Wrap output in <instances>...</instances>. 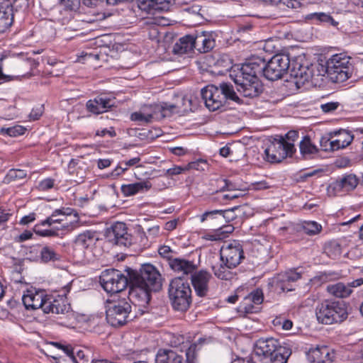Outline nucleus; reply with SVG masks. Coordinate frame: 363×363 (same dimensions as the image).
<instances>
[{
    "label": "nucleus",
    "mask_w": 363,
    "mask_h": 363,
    "mask_svg": "<svg viewBox=\"0 0 363 363\" xmlns=\"http://www.w3.org/2000/svg\"><path fill=\"white\" fill-rule=\"evenodd\" d=\"M130 279L128 298L143 314L150 300V292L159 291L162 287L161 274L155 266L146 264L143 265L139 273L134 272L130 275Z\"/></svg>",
    "instance_id": "f257e3e1"
},
{
    "label": "nucleus",
    "mask_w": 363,
    "mask_h": 363,
    "mask_svg": "<svg viewBox=\"0 0 363 363\" xmlns=\"http://www.w3.org/2000/svg\"><path fill=\"white\" fill-rule=\"evenodd\" d=\"M22 301L27 310L40 309L44 313L66 314L71 310L64 296L54 297L48 295L43 290L35 289L27 290L22 297Z\"/></svg>",
    "instance_id": "f03ea898"
},
{
    "label": "nucleus",
    "mask_w": 363,
    "mask_h": 363,
    "mask_svg": "<svg viewBox=\"0 0 363 363\" xmlns=\"http://www.w3.org/2000/svg\"><path fill=\"white\" fill-rule=\"evenodd\" d=\"M201 94L206 108L211 111L221 108L226 99H238L233 85L227 82L220 84L219 88L214 85H208L201 89Z\"/></svg>",
    "instance_id": "7ed1b4c3"
},
{
    "label": "nucleus",
    "mask_w": 363,
    "mask_h": 363,
    "mask_svg": "<svg viewBox=\"0 0 363 363\" xmlns=\"http://www.w3.org/2000/svg\"><path fill=\"white\" fill-rule=\"evenodd\" d=\"M352 72L351 57L345 53L333 55L325 62V72L332 82H345L352 76Z\"/></svg>",
    "instance_id": "20e7f679"
},
{
    "label": "nucleus",
    "mask_w": 363,
    "mask_h": 363,
    "mask_svg": "<svg viewBox=\"0 0 363 363\" xmlns=\"http://www.w3.org/2000/svg\"><path fill=\"white\" fill-rule=\"evenodd\" d=\"M169 296L174 309L182 312L187 311L192 301L189 284L181 277L173 279L169 284Z\"/></svg>",
    "instance_id": "39448f33"
},
{
    "label": "nucleus",
    "mask_w": 363,
    "mask_h": 363,
    "mask_svg": "<svg viewBox=\"0 0 363 363\" xmlns=\"http://www.w3.org/2000/svg\"><path fill=\"white\" fill-rule=\"evenodd\" d=\"M315 315L318 322L323 324L341 323L347 318V310L342 304L329 301L317 306Z\"/></svg>",
    "instance_id": "423d86ee"
},
{
    "label": "nucleus",
    "mask_w": 363,
    "mask_h": 363,
    "mask_svg": "<svg viewBox=\"0 0 363 363\" xmlns=\"http://www.w3.org/2000/svg\"><path fill=\"white\" fill-rule=\"evenodd\" d=\"M354 139L353 134L347 130L340 129L325 133L320 139V145L325 152H334L345 148Z\"/></svg>",
    "instance_id": "0eeeda50"
},
{
    "label": "nucleus",
    "mask_w": 363,
    "mask_h": 363,
    "mask_svg": "<svg viewBox=\"0 0 363 363\" xmlns=\"http://www.w3.org/2000/svg\"><path fill=\"white\" fill-rule=\"evenodd\" d=\"M262 142L267 147L264 149L265 159L269 162H280L287 157H292L294 153L286 147L282 135L263 138Z\"/></svg>",
    "instance_id": "6e6552de"
},
{
    "label": "nucleus",
    "mask_w": 363,
    "mask_h": 363,
    "mask_svg": "<svg viewBox=\"0 0 363 363\" xmlns=\"http://www.w3.org/2000/svg\"><path fill=\"white\" fill-rule=\"evenodd\" d=\"M128 284L127 277L115 269H106L100 275V284L108 294L119 293L127 287Z\"/></svg>",
    "instance_id": "1a4fd4ad"
},
{
    "label": "nucleus",
    "mask_w": 363,
    "mask_h": 363,
    "mask_svg": "<svg viewBox=\"0 0 363 363\" xmlns=\"http://www.w3.org/2000/svg\"><path fill=\"white\" fill-rule=\"evenodd\" d=\"M269 42L260 40L251 45V74L264 76L266 60L271 52Z\"/></svg>",
    "instance_id": "9d476101"
},
{
    "label": "nucleus",
    "mask_w": 363,
    "mask_h": 363,
    "mask_svg": "<svg viewBox=\"0 0 363 363\" xmlns=\"http://www.w3.org/2000/svg\"><path fill=\"white\" fill-rule=\"evenodd\" d=\"M131 308L130 304L125 299L113 302L106 310L107 322L113 327L124 325L128 320Z\"/></svg>",
    "instance_id": "9b49d317"
},
{
    "label": "nucleus",
    "mask_w": 363,
    "mask_h": 363,
    "mask_svg": "<svg viewBox=\"0 0 363 363\" xmlns=\"http://www.w3.org/2000/svg\"><path fill=\"white\" fill-rule=\"evenodd\" d=\"M291 67V61L286 54H277L267 62L264 77L271 81L281 79Z\"/></svg>",
    "instance_id": "f8f14e48"
},
{
    "label": "nucleus",
    "mask_w": 363,
    "mask_h": 363,
    "mask_svg": "<svg viewBox=\"0 0 363 363\" xmlns=\"http://www.w3.org/2000/svg\"><path fill=\"white\" fill-rule=\"evenodd\" d=\"M230 77L237 85L238 91L244 96H250V62L231 66Z\"/></svg>",
    "instance_id": "ddd939ff"
},
{
    "label": "nucleus",
    "mask_w": 363,
    "mask_h": 363,
    "mask_svg": "<svg viewBox=\"0 0 363 363\" xmlns=\"http://www.w3.org/2000/svg\"><path fill=\"white\" fill-rule=\"evenodd\" d=\"M220 261L225 262L230 267L235 268L244 259L242 245L236 240L224 242L220 250Z\"/></svg>",
    "instance_id": "4468645a"
},
{
    "label": "nucleus",
    "mask_w": 363,
    "mask_h": 363,
    "mask_svg": "<svg viewBox=\"0 0 363 363\" xmlns=\"http://www.w3.org/2000/svg\"><path fill=\"white\" fill-rule=\"evenodd\" d=\"M277 341L274 338H260L253 345V354L259 361L270 359L277 351Z\"/></svg>",
    "instance_id": "2eb2a0df"
},
{
    "label": "nucleus",
    "mask_w": 363,
    "mask_h": 363,
    "mask_svg": "<svg viewBox=\"0 0 363 363\" xmlns=\"http://www.w3.org/2000/svg\"><path fill=\"white\" fill-rule=\"evenodd\" d=\"M213 277L211 274L204 269L197 271L191 276V282L194 289L196 294L199 297H204L208 295L210 289V283Z\"/></svg>",
    "instance_id": "dca6fc26"
},
{
    "label": "nucleus",
    "mask_w": 363,
    "mask_h": 363,
    "mask_svg": "<svg viewBox=\"0 0 363 363\" xmlns=\"http://www.w3.org/2000/svg\"><path fill=\"white\" fill-rule=\"evenodd\" d=\"M109 241L121 246H130L133 242L130 234L128 233L126 225L123 222L114 223L107 232Z\"/></svg>",
    "instance_id": "f3484780"
},
{
    "label": "nucleus",
    "mask_w": 363,
    "mask_h": 363,
    "mask_svg": "<svg viewBox=\"0 0 363 363\" xmlns=\"http://www.w3.org/2000/svg\"><path fill=\"white\" fill-rule=\"evenodd\" d=\"M192 101L187 96H183L176 104L162 103L160 106L161 114L163 117H170L173 114H183L191 111Z\"/></svg>",
    "instance_id": "a211bd4d"
},
{
    "label": "nucleus",
    "mask_w": 363,
    "mask_h": 363,
    "mask_svg": "<svg viewBox=\"0 0 363 363\" xmlns=\"http://www.w3.org/2000/svg\"><path fill=\"white\" fill-rule=\"evenodd\" d=\"M257 99V101H260L261 103L264 104L259 106L257 101H255V104L258 108H265V105L267 101H269V96L267 91L262 82L258 78L257 75H252L251 74V99Z\"/></svg>",
    "instance_id": "6ab92c4d"
},
{
    "label": "nucleus",
    "mask_w": 363,
    "mask_h": 363,
    "mask_svg": "<svg viewBox=\"0 0 363 363\" xmlns=\"http://www.w3.org/2000/svg\"><path fill=\"white\" fill-rule=\"evenodd\" d=\"M218 183L220 190L217 191L216 199L221 204H227L229 201L240 196L241 194L235 191L233 184L227 179H221L218 181Z\"/></svg>",
    "instance_id": "aec40b11"
},
{
    "label": "nucleus",
    "mask_w": 363,
    "mask_h": 363,
    "mask_svg": "<svg viewBox=\"0 0 363 363\" xmlns=\"http://www.w3.org/2000/svg\"><path fill=\"white\" fill-rule=\"evenodd\" d=\"M113 106V100L103 95L98 96L93 99H89L86 104L87 111L94 114L106 112Z\"/></svg>",
    "instance_id": "412c9836"
},
{
    "label": "nucleus",
    "mask_w": 363,
    "mask_h": 363,
    "mask_svg": "<svg viewBox=\"0 0 363 363\" xmlns=\"http://www.w3.org/2000/svg\"><path fill=\"white\" fill-rule=\"evenodd\" d=\"M13 21V6L11 0H0V33L6 32Z\"/></svg>",
    "instance_id": "4be33fe9"
},
{
    "label": "nucleus",
    "mask_w": 363,
    "mask_h": 363,
    "mask_svg": "<svg viewBox=\"0 0 363 363\" xmlns=\"http://www.w3.org/2000/svg\"><path fill=\"white\" fill-rule=\"evenodd\" d=\"M334 358V351L328 346H318L309 351V359L312 363H332Z\"/></svg>",
    "instance_id": "5701e85b"
},
{
    "label": "nucleus",
    "mask_w": 363,
    "mask_h": 363,
    "mask_svg": "<svg viewBox=\"0 0 363 363\" xmlns=\"http://www.w3.org/2000/svg\"><path fill=\"white\" fill-rule=\"evenodd\" d=\"M170 268L177 274L185 276L192 274L198 269L194 262L183 258H174L169 263Z\"/></svg>",
    "instance_id": "b1692460"
},
{
    "label": "nucleus",
    "mask_w": 363,
    "mask_h": 363,
    "mask_svg": "<svg viewBox=\"0 0 363 363\" xmlns=\"http://www.w3.org/2000/svg\"><path fill=\"white\" fill-rule=\"evenodd\" d=\"M172 0H138V5L141 10L147 12L166 11L171 6Z\"/></svg>",
    "instance_id": "393cba45"
},
{
    "label": "nucleus",
    "mask_w": 363,
    "mask_h": 363,
    "mask_svg": "<svg viewBox=\"0 0 363 363\" xmlns=\"http://www.w3.org/2000/svg\"><path fill=\"white\" fill-rule=\"evenodd\" d=\"M290 68L291 69V75L297 79V83L304 84L312 78V70L308 65H303L295 62H291Z\"/></svg>",
    "instance_id": "a878e982"
},
{
    "label": "nucleus",
    "mask_w": 363,
    "mask_h": 363,
    "mask_svg": "<svg viewBox=\"0 0 363 363\" xmlns=\"http://www.w3.org/2000/svg\"><path fill=\"white\" fill-rule=\"evenodd\" d=\"M52 345L55 347L62 350L64 353L67 355L69 361L72 363H79V360H82L84 362H87V359H85V354L84 352L82 350H75L72 347L69 345H63L60 342H51Z\"/></svg>",
    "instance_id": "bb28decb"
},
{
    "label": "nucleus",
    "mask_w": 363,
    "mask_h": 363,
    "mask_svg": "<svg viewBox=\"0 0 363 363\" xmlns=\"http://www.w3.org/2000/svg\"><path fill=\"white\" fill-rule=\"evenodd\" d=\"M98 238L94 231L85 230L76 237L74 244L77 247L88 249L94 246Z\"/></svg>",
    "instance_id": "cd10ccee"
},
{
    "label": "nucleus",
    "mask_w": 363,
    "mask_h": 363,
    "mask_svg": "<svg viewBox=\"0 0 363 363\" xmlns=\"http://www.w3.org/2000/svg\"><path fill=\"white\" fill-rule=\"evenodd\" d=\"M300 272L295 270H290L281 274L277 278L278 286L283 291H291L292 288L289 283L294 282L301 278Z\"/></svg>",
    "instance_id": "c85d7f7f"
},
{
    "label": "nucleus",
    "mask_w": 363,
    "mask_h": 363,
    "mask_svg": "<svg viewBox=\"0 0 363 363\" xmlns=\"http://www.w3.org/2000/svg\"><path fill=\"white\" fill-rule=\"evenodd\" d=\"M195 48L194 35H187L181 38L174 44L173 52L176 55H184L191 52Z\"/></svg>",
    "instance_id": "c756f323"
},
{
    "label": "nucleus",
    "mask_w": 363,
    "mask_h": 363,
    "mask_svg": "<svg viewBox=\"0 0 363 363\" xmlns=\"http://www.w3.org/2000/svg\"><path fill=\"white\" fill-rule=\"evenodd\" d=\"M151 187V183L146 180L133 184H123L121 189L125 196H130L144 191H148Z\"/></svg>",
    "instance_id": "7c9ffc66"
},
{
    "label": "nucleus",
    "mask_w": 363,
    "mask_h": 363,
    "mask_svg": "<svg viewBox=\"0 0 363 363\" xmlns=\"http://www.w3.org/2000/svg\"><path fill=\"white\" fill-rule=\"evenodd\" d=\"M155 363H183V357L171 350H160L155 357Z\"/></svg>",
    "instance_id": "2f4dec72"
},
{
    "label": "nucleus",
    "mask_w": 363,
    "mask_h": 363,
    "mask_svg": "<svg viewBox=\"0 0 363 363\" xmlns=\"http://www.w3.org/2000/svg\"><path fill=\"white\" fill-rule=\"evenodd\" d=\"M328 292L337 298H346L352 293V289L346 284L338 282L329 284L327 286Z\"/></svg>",
    "instance_id": "473e14b6"
},
{
    "label": "nucleus",
    "mask_w": 363,
    "mask_h": 363,
    "mask_svg": "<svg viewBox=\"0 0 363 363\" xmlns=\"http://www.w3.org/2000/svg\"><path fill=\"white\" fill-rule=\"evenodd\" d=\"M43 226L42 222H40L35 225L33 228V231L35 234L41 236V237H53L57 235V231L60 230H67L69 228V224L67 222L62 223L60 227H55L51 229H42L41 227Z\"/></svg>",
    "instance_id": "72a5a7b5"
},
{
    "label": "nucleus",
    "mask_w": 363,
    "mask_h": 363,
    "mask_svg": "<svg viewBox=\"0 0 363 363\" xmlns=\"http://www.w3.org/2000/svg\"><path fill=\"white\" fill-rule=\"evenodd\" d=\"M72 210L71 208H62V209H56L55 210L50 216L48 217L44 220H42L43 225H48L51 226L55 223L62 224L64 223L63 218H56L58 216H62L65 217L66 216H69L72 214Z\"/></svg>",
    "instance_id": "f704fd0d"
},
{
    "label": "nucleus",
    "mask_w": 363,
    "mask_h": 363,
    "mask_svg": "<svg viewBox=\"0 0 363 363\" xmlns=\"http://www.w3.org/2000/svg\"><path fill=\"white\" fill-rule=\"evenodd\" d=\"M231 211H222V210H214L211 211H206L200 216L201 222H204L208 220L216 219L219 223H222L225 221V218L228 216L229 213H231Z\"/></svg>",
    "instance_id": "c9c22d12"
},
{
    "label": "nucleus",
    "mask_w": 363,
    "mask_h": 363,
    "mask_svg": "<svg viewBox=\"0 0 363 363\" xmlns=\"http://www.w3.org/2000/svg\"><path fill=\"white\" fill-rule=\"evenodd\" d=\"M194 40L195 48L197 47L200 52H206L214 46V41L204 34L197 35L196 37L194 36Z\"/></svg>",
    "instance_id": "e433bc0d"
},
{
    "label": "nucleus",
    "mask_w": 363,
    "mask_h": 363,
    "mask_svg": "<svg viewBox=\"0 0 363 363\" xmlns=\"http://www.w3.org/2000/svg\"><path fill=\"white\" fill-rule=\"evenodd\" d=\"M292 353L291 347L284 343V345L280 346L277 351L274 357H271L272 363H287L289 357Z\"/></svg>",
    "instance_id": "4c0bfd02"
},
{
    "label": "nucleus",
    "mask_w": 363,
    "mask_h": 363,
    "mask_svg": "<svg viewBox=\"0 0 363 363\" xmlns=\"http://www.w3.org/2000/svg\"><path fill=\"white\" fill-rule=\"evenodd\" d=\"M232 269H234V267H230L226 264L225 262L221 261L219 264L213 267L215 276L218 279L224 280H228L232 278L233 274L230 271Z\"/></svg>",
    "instance_id": "58836bf2"
},
{
    "label": "nucleus",
    "mask_w": 363,
    "mask_h": 363,
    "mask_svg": "<svg viewBox=\"0 0 363 363\" xmlns=\"http://www.w3.org/2000/svg\"><path fill=\"white\" fill-rule=\"evenodd\" d=\"M300 152L304 157L309 156L318 152L317 147L311 143L309 137L304 136L300 142Z\"/></svg>",
    "instance_id": "ea45409f"
},
{
    "label": "nucleus",
    "mask_w": 363,
    "mask_h": 363,
    "mask_svg": "<svg viewBox=\"0 0 363 363\" xmlns=\"http://www.w3.org/2000/svg\"><path fill=\"white\" fill-rule=\"evenodd\" d=\"M40 259L43 262H55L60 259V255L58 254L53 248L48 246L42 247L40 252Z\"/></svg>",
    "instance_id": "a19ab883"
},
{
    "label": "nucleus",
    "mask_w": 363,
    "mask_h": 363,
    "mask_svg": "<svg viewBox=\"0 0 363 363\" xmlns=\"http://www.w3.org/2000/svg\"><path fill=\"white\" fill-rule=\"evenodd\" d=\"M339 179L345 194L354 189L358 184V179L352 174H345L341 177H339Z\"/></svg>",
    "instance_id": "79ce46f5"
},
{
    "label": "nucleus",
    "mask_w": 363,
    "mask_h": 363,
    "mask_svg": "<svg viewBox=\"0 0 363 363\" xmlns=\"http://www.w3.org/2000/svg\"><path fill=\"white\" fill-rule=\"evenodd\" d=\"M263 301L264 296L261 289H257L251 293V302L255 304V306L251 305V313L260 311L262 308L261 305L263 303Z\"/></svg>",
    "instance_id": "37998d69"
},
{
    "label": "nucleus",
    "mask_w": 363,
    "mask_h": 363,
    "mask_svg": "<svg viewBox=\"0 0 363 363\" xmlns=\"http://www.w3.org/2000/svg\"><path fill=\"white\" fill-rule=\"evenodd\" d=\"M152 118V113L145 111V108L143 111L134 112L130 116V119L133 121L138 122L140 125H143L150 122Z\"/></svg>",
    "instance_id": "c03bdc74"
},
{
    "label": "nucleus",
    "mask_w": 363,
    "mask_h": 363,
    "mask_svg": "<svg viewBox=\"0 0 363 363\" xmlns=\"http://www.w3.org/2000/svg\"><path fill=\"white\" fill-rule=\"evenodd\" d=\"M26 128L22 125H14L11 127H2L0 129V133L3 135H8L10 137H17L22 135L25 133Z\"/></svg>",
    "instance_id": "a18cd8bd"
},
{
    "label": "nucleus",
    "mask_w": 363,
    "mask_h": 363,
    "mask_svg": "<svg viewBox=\"0 0 363 363\" xmlns=\"http://www.w3.org/2000/svg\"><path fill=\"white\" fill-rule=\"evenodd\" d=\"M350 357L355 363H363V340H359L352 346Z\"/></svg>",
    "instance_id": "49530a36"
},
{
    "label": "nucleus",
    "mask_w": 363,
    "mask_h": 363,
    "mask_svg": "<svg viewBox=\"0 0 363 363\" xmlns=\"http://www.w3.org/2000/svg\"><path fill=\"white\" fill-rule=\"evenodd\" d=\"M327 194L329 196H342L345 194L339 178L329 184Z\"/></svg>",
    "instance_id": "de8ad7c7"
},
{
    "label": "nucleus",
    "mask_w": 363,
    "mask_h": 363,
    "mask_svg": "<svg viewBox=\"0 0 363 363\" xmlns=\"http://www.w3.org/2000/svg\"><path fill=\"white\" fill-rule=\"evenodd\" d=\"M302 228L306 234L309 235H314L321 231L322 226L315 221L308 220L304 221L302 223Z\"/></svg>",
    "instance_id": "09e8293b"
},
{
    "label": "nucleus",
    "mask_w": 363,
    "mask_h": 363,
    "mask_svg": "<svg viewBox=\"0 0 363 363\" xmlns=\"http://www.w3.org/2000/svg\"><path fill=\"white\" fill-rule=\"evenodd\" d=\"M310 18L319 22L326 23L334 26H336L338 24L330 14L325 13H313L310 15Z\"/></svg>",
    "instance_id": "8fccbe9b"
},
{
    "label": "nucleus",
    "mask_w": 363,
    "mask_h": 363,
    "mask_svg": "<svg viewBox=\"0 0 363 363\" xmlns=\"http://www.w3.org/2000/svg\"><path fill=\"white\" fill-rule=\"evenodd\" d=\"M298 132L296 130H290L286 134H285L284 136H283L286 147L289 146L293 153L296 152L294 142L298 139Z\"/></svg>",
    "instance_id": "3c124183"
},
{
    "label": "nucleus",
    "mask_w": 363,
    "mask_h": 363,
    "mask_svg": "<svg viewBox=\"0 0 363 363\" xmlns=\"http://www.w3.org/2000/svg\"><path fill=\"white\" fill-rule=\"evenodd\" d=\"M139 235H140L141 238L143 239V237H145L146 239L150 238L151 240H154L160 235V226L159 225H154L151 228H149L147 230V235H145V232H139ZM143 244L144 245H146L147 243L144 242L143 240H142Z\"/></svg>",
    "instance_id": "603ef678"
},
{
    "label": "nucleus",
    "mask_w": 363,
    "mask_h": 363,
    "mask_svg": "<svg viewBox=\"0 0 363 363\" xmlns=\"http://www.w3.org/2000/svg\"><path fill=\"white\" fill-rule=\"evenodd\" d=\"M326 252L328 256L335 259L341 254L340 245L336 242L331 243L326 247Z\"/></svg>",
    "instance_id": "864d4df0"
},
{
    "label": "nucleus",
    "mask_w": 363,
    "mask_h": 363,
    "mask_svg": "<svg viewBox=\"0 0 363 363\" xmlns=\"http://www.w3.org/2000/svg\"><path fill=\"white\" fill-rule=\"evenodd\" d=\"M55 179L52 178H45L39 182L38 189L40 191H46L54 187Z\"/></svg>",
    "instance_id": "5fc2aeb1"
},
{
    "label": "nucleus",
    "mask_w": 363,
    "mask_h": 363,
    "mask_svg": "<svg viewBox=\"0 0 363 363\" xmlns=\"http://www.w3.org/2000/svg\"><path fill=\"white\" fill-rule=\"evenodd\" d=\"M158 252L160 255L169 260V262L172 260L174 252L167 245H162L159 247Z\"/></svg>",
    "instance_id": "6e6d98bb"
},
{
    "label": "nucleus",
    "mask_w": 363,
    "mask_h": 363,
    "mask_svg": "<svg viewBox=\"0 0 363 363\" xmlns=\"http://www.w3.org/2000/svg\"><path fill=\"white\" fill-rule=\"evenodd\" d=\"M349 256L352 258H359L363 257V240H361L354 247L348 252Z\"/></svg>",
    "instance_id": "4d7b16f0"
},
{
    "label": "nucleus",
    "mask_w": 363,
    "mask_h": 363,
    "mask_svg": "<svg viewBox=\"0 0 363 363\" xmlns=\"http://www.w3.org/2000/svg\"><path fill=\"white\" fill-rule=\"evenodd\" d=\"M44 111V107L43 105H38L34 107L30 114H29V120L30 121H37L40 116L43 115Z\"/></svg>",
    "instance_id": "13d9d810"
},
{
    "label": "nucleus",
    "mask_w": 363,
    "mask_h": 363,
    "mask_svg": "<svg viewBox=\"0 0 363 363\" xmlns=\"http://www.w3.org/2000/svg\"><path fill=\"white\" fill-rule=\"evenodd\" d=\"M26 173L21 169H11L7 174V178L10 179H18L26 177Z\"/></svg>",
    "instance_id": "bf43d9fd"
},
{
    "label": "nucleus",
    "mask_w": 363,
    "mask_h": 363,
    "mask_svg": "<svg viewBox=\"0 0 363 363\" xmlns=\"http://www.w3.org/2000/svg\"><path fill=\"white\" fill-rule=\"evenodd\" d=\"M196 348L195 344H191L186 351V363H194L196 357Z\"/></svg>",
    "instance_id": "052dcab7"
},
{
    "label": "nucleus",
    "mask_w": 363,
    "mask_h": 363,
    "mask_svg": "<svg viewBox=\"0 0 363 363\" xmlns=\"http://www.w3.org/2000/svg\"><path fill=\"white\" fill-rule=\"evenodd\" d=\"M339 106L338 102H328L321 104L320 107L323 112L329 113L333 111L337 108Z\"/></svg>",
    "instance_id": "680f3d73"
},
{
    "label": "nucleus",
    "mask_w": 363,
    "mask_h": 363,
    "mask_svg": "<svg viewBox=\"0 0 363 363\" xmlns=\"http://www.w3.org/2000/svg\"><path fill=\"white\" fill-rule=\"evenodd\" d=\"M269 187L267 184L264 181H253L251 180V191L252 190H262L266 189Z\"/></svg>",
    "instance_id": "e2e57ef3"
},
{
    "label": "nucleus",
    "mask_w": 363,
    "mask_h": 363,
    "mask_svg": "<svg viewBox=\"0 0 363 363\" xmlns=\"http://www.w3.org/2000/svg\"><path fill=\"white\" fill-rule=\"evenodd\" d=\"M218 233L223 235V239L234 230V227L232 225H223L218 228Z\"/></svg>",
    "instance_id": "0e129e2a"
},
{
    "label": "nucleus",
    "mask_w": 363,
    "mask_h": 363,
    "mask_svg": "<svg viewBox=\"0 0 363 363\" xmlns=\"http://www.w3.org/2000/svg\"><path fill=\"white\" fill-rule=\"evenodd\" d=\"M243 289H238L236 291V294L235 296H232L228 298V301L230 303H235V301L238 299V298H243L244 299H246L250 296V294H247V295L242 294Z\"/></svg>",
    "instance_id": "69168bd1"
},
{
    "label": "nucleus",
    "mask_w": 363,
    "mask_h": 363,
    "mask_svg": "<svg viewBox=\"0 0 363 363\" xmlns=\"http://www.w3.org/2000/svg\"><path fill=\"white\" fill-rule=\"evenodd\" d=\"M205 238L208 240H220L223 239V235L218 233V229H216L213 232L206 235Z\"/></svg>",
    "instance_id": "338daca9"
},
{
    "label": "nucleus",
    "mask_w": 363,
    "mask_h": 363,
    "mask_svg": "<svg viewBox=\"0 0 363 363\" xmlns=\"http://www.w3.org/2000/svg\"><path fill=\"white\" fill-rule=\"evenodd\" d=\"M185 170V168H183L180 166H174L172 168L168 169L166 171V175L168 176H174V175H178L182 173L183 171Z\"/></svg>",
    "instance_id": "774afa93"
}]
</instances>
